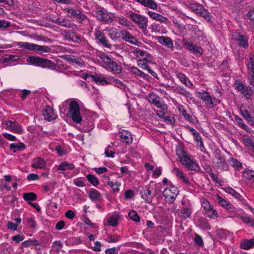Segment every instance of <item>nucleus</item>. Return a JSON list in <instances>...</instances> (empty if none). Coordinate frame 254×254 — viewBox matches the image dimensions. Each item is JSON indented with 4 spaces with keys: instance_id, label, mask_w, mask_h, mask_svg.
Instances as JSON below:
<instances>
[{
    "instance_id": "nucleus-1",
    "label": "nucleus",
    "mask_w": 254,
    "mask_h": 254,
    "mask_svg": "<svg viewBox=\"0 0 254 254\" xmlns=\"http://www.w3.org/2000/svg\"><path fill=\"white\" fill-rule=\"evenodd\" d=\"M27 62L32 65L43 68L55 69L57 66L52 61L38 56H29L27 58Z\"/></svg>"
},
{
    "instance_id": "nucleus-2",
    "label": "nucleus",
    "mask_w": 254,
    "mask_h": 254,
    "mask_svg": "<svg viewBox=\"0 0 254 254\" xmlns=\"http://www.w3.org/2000/svg\"><path fill=\"white\" fill-rule=\"evenodd\" d=\"M17 45L19 46L20 48L30 51H34L39 55L45 53H49L51 50V48L48 46L39 45L28 42H19L17 43Z\"/></svg>"
},
{
    "instance_id": "nucleus-3",
    "label": "nucleus",
    "mask_w": 254,
    "mask_h": 254,
    "mask_svg": "<svg viewBox=\"0 0 254 254\" xmlns=\"http://www.w3.org/2000/svg\"><path fill=\"white\" fill-rule=\"evenodd\" d=\"M68 115L73 121L76 124H79L82 121L79 101L72 100L70 102Z\"/></svg>"
},
{
    "instance_id": "nucleus-4",
    "label": "nucleus",
    "mask_w": 254,
    "mask_h": 254,
    "mask_svg": "<svg viewBox=\"0 0 254 254\" xmlns=\"http://www.w3.org/2000/svg\"><path fill=\"white\" fill-rule=\"evenodd\" d=\"M181 163L188 169L192 171H198L199 169L197 162L188 155L184 151H182V154L179 155Z\"/></svg>"
},
{
    "instance_id": "nucleus-5",
    "label": "nucleus",
    "mask_w": 254,
    "mask_h": 254,
    "mask_svg": "<svg viewBox=\"0 0 254 254\" xmlns=\"http://www.w3.org/2000/svg\"><path fill=\"white\" fill-rule=\"evenodd\" d=\"M95 14L97 20L106 23H112L114 20V16L113 14L109 13L103 7L97 8L96 10L95 11Z\"/></svg>"
},
{
    "instance_id": "nucleus-6",
    "label": "nucleus",
    "mask_w": 254,
    "mask_h": 254,
    "mask_svg": "<svg viewBox=\"0 0 254 254\" xmlns=\"http://www.w3.org/2000/svg\"><path fill=\"white\" fill-rule=\"evenodd\" d=\"M183 44L186 49L193 55H195L198 57H200L202 55L204 52L203 49L196 44H194L190 39H184Z\"/></svg>"
},
{
    "instance_id": "nucleus-7",
    "label": "nucleus",
    "mask_w": 254,
    "mask_h": 254,
    "mask_svg": "<svg viewBox=\"0 0 254 254\" xmlns=\"http://www.w3.org/2000/svg\"><path fill=\"white\" fill-rule=\"evenodd\" d=\"M241 115L250 126H254V110L248 106H242L240 108Z\"/></svg>"
},
{
    "instance_id": "nucleus-8",
    "label": "nucleus",
    "mask_w": 254,
    "mask_h": 254,
    "mask_svg": "<svg viewBox=\"0 0 254 254\" xmlns=\"http://www.w3.org/2000/svg\"><path fill=\"white\" fill-rule=\"evenodd\" d=\"M165 200L169 203H172L174 202L176 197L179 194L178 188L174 186H170L167 188L163 192Z\"/></svg>"
},
{
    "instance_id": "nucleus-9",
    "label": "nucleus",
    "mask_w": 254,
    "mask_h": 254,
    "mask_svg": "<svg viewBox=\"0 0 254 254\" xmlns=\"http://www.w3.org/2000/svg\"><path fill=\"white\" fill-rule=\"evenodd\" d=\"M128 16L139 28L142 25H148L147 17L144 15L135 12H131Z\"/></svg>"
},
{
    "instance_id": "nucleus-10",
    "label": "nucleus",
    "mask_w": 254,
    "mask_h": 254,
    "mask_svg": "<svg viewBox=\"0 0 254 254\" xmlns=\"http://www.w3.org/2000/svg\"><path fill=\"white\" fill-rule=\"evenodd\" d=\"M94 35L95 39L98 41V43L107 48L112 49V45L110 44L109 41L103 32L99 29H95Z\"/></svg>"
},
{
    "instance_id": "nucleus-11",
    "label": "nucleus",
    "mask_w": 254,
    "mask_h": 254,
    "mask_svg": "<svg viewBox=\"0 0 254 254\" xmlns=\"http://www.w3.org/2000/svg\"><path fill=\"white\" fill-rule=\"evenodd\" d=\"M139 193L141 198L144 200L145 203L148 204L152 203L154 196L157 194L156 192L155 193H153L151 190L147 186L142 188L139 191Z\"/></svg>"
},
{
    "instance_id": "nucleus-12",
    "label": "nucleus",
    "mask_w": 254,
    "mask_h": 254,
    "mask_svg": "<svg viewBox=\"0 0 254 254\" xmlns=\"http://www.w3.org/2000/svg\"><path fill=\"white\" fill-rule=\"evenodd\" d=\"M235 86L237 90L243 94L247 98H249L248 96H250L251 92H253L252 87L246 86L241 80H236Z\"/></svg>"
},
{
    "instance_id": "nucleus-13",
    "label": "nucleus",
    "mask_w": 254,
    "mask_h": 254,
    "mask_svg": "<svg viewBox=\"0 0 254 254\" xmlns=\"http://www.w3.org/2000/svg\"><path fill=\"white\" fill-rule=\"evenodd\" d=\"M132 53L138 59V60H141L147 63L152 62L153 58L151 55L144 50L136 48L134 50Z\"/></svg>"
},
{
    "instance_id": "nucleus-14",
    "label": "nucleus",
    "mask_w": 254,
    "mask_h": 254,
    "mask_svg": "<svg viewBox=\"0 0 254 254\" xmlns=\"http://www.w3.org/2000/svg\"><path fill=\"white\" fill-rule=\"evenodd\" d=\"M234 38L240 47L247 48L249 46L248 38L245 35L236 32L233 35Z\"/></svg>"
},
{
    "instance_id": "nucleus-15",
    "label": "nucleus",
    "mask_w": 254,
    "mask_h": 254,
    "mask_svg": "<svg viewBox=\"0 0 254 254\" xmlns=\"http://www.w3.org/2000/svg\"><path fill=\"white\" fill-rule=\"evenodd\" d=\"M5 125L6 127L12 131L18 134H22L23 132L22 126L16 121H8L6 122Z\"/></svg>"
},
{
    "instance_id": "nucleus-16",
    "label": "nucleus",
    "mask_w": 254,
    "mask_h": 254,
    "mask_svg": "<svg viewBox=\"0 0 254 254\" xmlns=\"http://www.w3.org/2000/svg\"><path fill=\"white\" fill-rule=\"evenodd\" d=\"M158 42L165 46L167 48L171 49L172 51L174 50V44L172 39L167 36H157L156 38Z\"/></svg>"
},
{
    "instance_id": "nucleus-17",
    "label": "nucleus",
    "mask_w": 254,
    "mask_h": 254,
    "mask_svg": "<svg viewBox=\"0 0 254 254\" xmlns=\"http://www.w3.org/2000/svg\"><path fill=\"white\" fill-rule=\"evenodd\" d=\"M149 95L151 99V101H150V103L154 104L158 108L161 109L163 111H167L168 108L167 105L164 102L160 101V97L158 95L155 94H149Z\"/></svg>"
},
{
    "instance_id": "nucleus-18",
    "label": "nucleus",
    "mask_w": 254,
    "mask_h": 254,
    "mask_svg": "<svg viewBox=\"0 0 254 254\" xmlns=\"http://www.w3.org/2000/svg\"><path fill=\"white\" fill-rule=\"evenodd\" d=\"M103 66L108 70L114 73H120L121 72L120 66L114 59L112 60L111 62H109Z\"/></svg>"
},
{
    "instance_id": "nucleus-19",
    "label": "nucleus",
    "mask_w": 254,
    "mask_h": 254,
    "mask_svg": "<svg viewBox=\"0 0 254 254\" xmlns=\"http://www.w3.org/2000/svg\"><path fill=\"white\" fill-rule=\"evenodd\" d=\"M198 94L199 95L198 96V97L202 99L207 105H209L211 107H214L215 106L212 98L209 92L203 91L202 92H198Z\"/></svg>"
},
{
    "instance_id": "nucleus-20",
    "label": "nucleus",
    "mask_w": 254,
    "mask_h": 254,
    "mask_svg": "<svg viewBox=\"0 0 254 254\" xmlns=\"http://www.w3.org/2000/svg\"><path fill=\"white\" fill-rule=\"evenodd\" d=\"M63 58L70 64H74L80 66L84 65V62L82 59L72 55H64Z\"/></svg>"
},
{
    "instance_id": "nucleus-21",
    "label": "nucleus",
    "mask_w": 254,
    "mask_h": 254,
    "mask_svg": "<svg viewBox=\"0 0 254 254\" xmlns=\"http://www.w3.org/2000/svg\"><path fill=\"white\" fill-rule=\"evenodd\" d=\"M43 115L45 119L49 122L52 121L57 118V115L54 113L53 109L49 106H48L43 111Z\"/></svg>"
},
{
    "instance_id": "nucleus-22",
    "label": "nucleus",
    "mask_w": 254,
    "mask_h": 254,
    "mask_svg": "<svg viewBox=\"0 0 254 254\" xmlns=\"http://www.w3.org/2000/svg\"><path fill=\"white\" fill-rule=\"evenodd\" d=\"M191 209L190 208L184 207L180 210H176L175 214L184 219L189 218L191 214Z\"/></svg>"
},
{
    "instance_id": "nucleus-23",
    "label": "nucleus",
    "mask_w": 254,
    "mask_h": 254,
    "mask_svg": "<svg viewBox=\"0 0 254 254\" xmlns=\"http://www.w3.org/2000/svg\"><path fill=\"white\" fill-rule=\"evenodd\" d=\"M56 22L57 24L67 28H74L76 27V25L67 18L59 17V20Z\"/></svg>"
},
{
    "instance_id": "nucleus-24",
    "label": "nucleus",
    "mask_w": 254,
    "mask_h": 254,
    "mask_svg": "<svg viewBox=\"0 0 254 254\" xmlns=\"http://www.w3.org/2000/svg\"><path fill=\"white\" fill-rule=\"evenodd\" d=\"M31 166L35 169H44L46 167V162L42 158L38 157L33 160Z\"/></svg>"
},
{
    "instance_id": "nucleus-25",
    "label": "nucleus",
    "mask_w": 254,
    "mask_h": 254,
    "mask_svg": "<svg viewBox=\"0 0 254 254\" xmlns=\"http://www.w3.org/2000/svg\"><path fill=\"white\" fill-rule=\"evenodd\" d=\"M147 14L153 19L159 21L161 23L167 24L169 22V20L167 17H164L159 13L151 11H148Z\"/></svg>"
},
{
    "instance_id": "nucleus-26",
    "label": "nucleus",
    "mask_w": 254,
    "mask_h": 254,
    "mask_svg": "<svg viewBox=\"0 0 254 254\" xmlns=\"http://www.w3.org/2000/svg\"><path fill=\"white\" fill-rule=\"evenodd\" d=\"M80 123L83 127H87L85 130L88 131L91 130L94 127V120L90 116L86 117L85 121L82 119V121Z\"/></svg>"
},
{
    "instance_id": "nucleus-27",
    "label": "nucleus",
    "mask_w": 254,
    "mask_h": 254,
    "mask_svg": "<svg viewBox=\"0 0 254 254\" xmlns=\"http://www.w3.org/2000/svg\"><path fill=\"white\" fill-rule=\"evenodd\" d=\"M177 77L179 79L180 81L186 86L191 89L194 87V85L192 83L185 74L181 72L178 73L177 74Z\"/></svg>"
},
{
    "instance_id": "nucleus-28",
    "label": "nucleus",
    "mask_w": 254,
    "mask_h": 254,
    "mask_svg": "<svg viewBox=\"0 0 254 254\" xmlns=\"http://www.w3.org/2000/svg\"><path fill=\"white\" fill-rule=\"evenodd\" d=\"M217 169L220 171H227L229 169V165L224 158L219 157L216 163Z\"/></svg>"
},
{
    "instance_id": "nucleus-29",
    "label": "nucleus",
    "mask_w": 254,
    "mask_h": 254,
    "mask_svg": "<svg viewBox=\"0 0 254 254\" xmlns=\"http://www.w3.org/2000/svg\"><path fill=\"white\" fill-rule=\"evenodd\" d=\"M135 1L145 7L152 9H157V3L153 0H135Z\"/></svg>"
},
{
    "instance_id": "nucleus-30",
    "label": "nucleus",
    "mask_w": 254,
    "mask_h": 254,
    "mask_svg": "<svg viewBox=\"0 0 254 254\" xmlns=\"http://www.w3.org/2000/svg\"><path fill=\"white\" fill-rule=\"evenodd\" d=\"M196 226L203 230H210V225L208 220L205 218H200L197 221Z\"/></svg>"
},
{
    "instance_id": "nucleus-31",
    "label": "nucleus",
    "mask_w": 254,
    "mask_h": 254,
    "mask_svg": "<svg viewBox=\"0 0 254 254\" xmlns=\"http://www.w3.org/2000/svg\"><path fill=\"white\" fill-rule=\"evenodd\" d=\"M120 137L123 142L127 144H129L132 142V138L130 132L127 131L123 130L120 132Z\"/></svg>"
},
{
    "instance_id": "nucleus-32",
    "label": "nucleus",
    "mask_w": 254,
    "mask_h": 254,
    "mask_svg": "<svg viewBox=\"0 0 254 254\" xmlns=\"http://www.w3.org/2000/svg\"><path fill=\"white\" fill-rule=\"evenodd\" d=\"M241 248L243 250H249L254 247V239H245L240 244Z\"/></svg>"
},
{
    "instance_id": "nucleus-33",
    "label": "nucleus",
    "mask_w": 254,
    "mask_h": 254,
    "mask_svg": "<svg viewBox=\"0 0 254 254\" xmlns=\"http://www.w3.org/2000/svg\"><path fill=\"white\" fill-rule=\"evenodd\" d=\"M108 36L113 40H117L121 37V31L114 27L110 28L108 30Z\"/></svg>"
},
{
    "instance_id": "nucleus-34",
    "label": "nucleus",
    "mask_w": 254,
    "mask_h": 254,
    "mask_svg": "<svg viewBox=\"0 0 254 254\" xmlns=\"http://www.w3.org/2000/svg\"><path fill=\"white\" fill-rule=\"evenodd\" d=\"M90 76L93 81L100 85H105L108 83V81L105 79V78L102 76L101 75L95 74L93 75H90Z\"/></svg>"
},
{
    "instance_id": "nucleus-35",
    "label": "nucleus",
    "mask_w": 254,
    "mask_h": 254,
    "mask_svg": "<svg viewBox=\"0 0 254 254\" xmlns=\"http://www.w3.org/2000/svg\"><path fill=\"white\" fill-rule=\"evenodd\" d=\"M9 148L12 150L13 153H15L17 151L24 150L26 148V146L24 143L19 142L17 143H11Z\"/></svg>"
},
{
    "instance_id": "nucleus-36",
    "label": "nucleus",
    "mask_w": 254,
    "mask_h": 254,
    "mask_svg": "<svg viewBox=\"0 0 254 254\" xmlns=\"http://www.w3.org/2000/svg\"><path fill=\"white\" fill-rule=\"evenodd\" d=\"M197 15L199 16H202L205 18V19L207 21H211L212 16L211 15L210 12L206 9H205L203 6H202L201 9H200V11L197 12Z\"/></svg>"
},
{
    "instance_id": "nucleus-37",
    "label": "nucleus",
    "mask_w": 254,
    "mask_h": 254,
    "mask_svg": "<svg viewBox=\"0 0 254 254\" xmlns=\"http://www.w3.org/2000/svg\"><path fill=\"white\" fill-rule=\"evenodd\" d=\"M215 200L218 202L221 206L227 209L230 208L231 203L227 201L226 199L222 198L220 195H216Z\"/></svg>"
},
{
    "instance_id": "nucleus-38",
    "label": "nucleus",
    "mask_w": 254,
    "mask_h": 254,
    "mask_svg": "<svg viewBox=\"0 0 254 254\" xmlns=\"http://www.w3.org/2000/svg\"><path fill=\"white\" fill-rule=\"evenodd\" d=\"M243 141L244 144L246 147H249L250 149L252 151L254 149V142L248 135H244L243 137Z\"/></svg>"
},
{
    "instance_id": "nucleus-39",
    "label": "nucleus",
    "mask_w": 254,
    "mask_h": 254,
    "mask_svg": "<svg viewBox=\"0 0 254 254\" xmlns=\"http://www.w3.org/2000/svg\"><path fill=\"white\" fill-rule=\"evenodd\" d=\"M74 168L72 163H69L66 161L62 162L58 167V170L59 171H66L67 170H72Z\"/></svg>"
},
{
    "instance_id": "nucleus-40",
    "label": "nucleus",
    "mask_w": 254,
    "mask_h": 254,
    "mask_svg": "<svg viewBox=\"0 0 254 254\" xmlns=\"http://www.w3.org/2000/svg\"><path fill=\"white\" fill-rule=\"evenodd\" d=\"M89 197L92 200L97 201L101 198V193L95 189H92L89 193Z\"/></svg>"
},
{
    "instance_id": "nucleus-41",
    "label": "nucleus",
    "mask_w": 254,
    "mask_h": 254,
    "mask_svg": "<svg viewBox=\"0 0 254 254\" xmlns=\"http://www.w3.org/2000/svg\"><path fill=\"white\" fill-rule=\"evenodd\" d=\"M174 92L179 94H181L185 97H190L191 94L187 91L184 87L179 86H176L174 89Z\"/></svg>"
},
{
    "instance_id": "nucleus-42",
    "label": "nucleus",
    "mask_w": 254,
    "mask_h": 254,
    "mask_svg": "<svg viewBox=\"0 0 254 254\" xmlns=\"http://www.w3.org/2000/svg\"><path fill=\"white\" fill-rule=\"evenodd\" d=\"M131 72L139 76L140 77H142L144 79H148L149 78V75L144 73L143 71L140 70L136 67L132 66L130 67Z\"/></svg>"
},
{
    "instance_id": "nucleus-43",
    "label": "nucleus",
    "mask_w": 254,
    "mask_h": 254,
    "mask_svg": "<svg viewBox=\"0 0 254 254\" xmlns=\"http://www.w3.org/2000/svg\"><path fill=\"white\" fill-rule=\"evenodd\" d=\"M68 14V16L70 17H73L76 19L80 14L81 11L79 9H74L72 8H67L64 9Z\"/></svg>"
},
{
    "instance_id": "nucleus-44",
    "label": "nucleus",
    "mask_w": 254,
    "mask_h": 254,
    "mask_svg": "<svg viewBox=\"0 0 254 254\" xmlns=\"http://www.w3.org/2000/svg\"><path fill=\"white\" fill-rule=\"evenodd\" d=\"M247 66L252 79L254 81V60L252 58H250L249 60H248Z\"/></svg>"
},
{
    "instance_id": "nucleus-45",
    "label": "nucleus",
    "mask_w": 254,
    "mask_h": 254,
    "mask_svg": "<svg viewBox=\"0 0 254 254\" xmlns=\"http://www.w3.org/2000/svg\"><path fill=\"white\" fill-rule=\"evenodd\" d=\"M119 218L120 216L118 214H115L110 216L108 220L109 225L113 227L117 226Z\"/></svg>"
},
{
    "instance_id": "nucleus-46",
    "label": "nucleus",
    "mask_w": 254,
    "mask_h": 254,
    "mask_svg": "<svg viewBox=\"0 0 254 254\" xmlns=\"http://www.w3.org/2000/svg\"><path fill=\"white\" fill-rule=\"evenodd\" d=\"M23 198L28 202L35 200L37 198L36 194L34 192H25L23 193Z\"/></svg>"
},
{
    "instance_id": "nucleus-47",
    "label": "nucleus",
    "mask_w": 254,
    "mask_h": 254,
    "mask_svg": "<svg viewBox=\"0 0 254 254\" xmlns=\"http://www.w3.org/2000/svg\"><path fill=\"white\" fill-rule=\"evenodd\" d=\"M229 163L237 171H240L242 168V164L241 162H240L236 158H231V159L230 160Z\"/></svg>"
},
{
    "instance_id": "nucleus-48",
    "label": "nucleus",
    "mask_w": 254,
    "mask_h": 254,
    "mask_svg": "<svg viewBox=\"0 0 254 254\" xmlns=\"http://www.w3.org/2000/svg\"><path fill=\"white\" fill-rule=\"evenodd\" d=\"M194 140L197 142V145L200 148V149L202 151V148H204V145L202 140V137L200 136L199 132L196 131L193 134Z\"/></svg>"
},
{
    "instance_id": "nucleus-49",
    "label": "nucleus",
    "mask_w": 254,
    "mask_h": 254,
    "mask_svg": "<svg viewBox=\"0 0 254 254\" xmlns=\"http://www.w3.org/2000/svg\"><path fill=\"white\" fill-rule=\"evenodd\" d=\"M205 214L208 217L212 219H216L218 217V214L215 209H213L212 206L210 209H209L205 211Z\"/></svg>"
},
{
    "instance_id": "nucleus-50",
    "label": "nucleus",
    "mask_w": 254,
    "mask_h": 254,
    "mask_svg": "<svg viewBox=\"0 0 254 254\" xmlns=\"http://www.w3.org/2000/svg\"><path fill=\"white\" fill-rule=\"evenodd\" d=\"M224 190H225L226 192L230 193L237 199L240 200L241 199L242 196L240 194V193L237 192L235 190H234L231 187H227L224 189Z\"/></svg>"
},
{
    "instance_id": "nucleus-51",
    "label": "nucleus",
    "mask_w": 254,
    "mask_h": 254,
    "mask_svg": "<svg viewBox=\"0 0 254 254\" xmlns=\"http://www.w3.org/2000/svg\"><path fill=\"white\" fill-rule=\"evenodd\" d=\"M86 178L88 181L93 186H97L99 185V182L97 178L92 174H88L86 176Z\"/></svg>"
},
{
    "instance_id": "nucleus-52",
    "label": "nucleus",
    "mask_w": 254,
    "mask_h": 254,
    "mask_svg": "<svg viewBox=\"0 0 254 254\" xmlns=\"http://www.w3.org/2000/svg\"><path fill=\"white\" fill-rule=\"evenodd\" d=\"M21 245L25 247H28L31 246H37L39 245V242L35 240L29 239L28 241H25L21 243Z\"/></svg>"
},
{
    "instance_id": "nucleus-53",
    "label": "nucleus",
    "mask_w": 254,
    "mask_h": 254,
    "mask_svg": "<svg viewBox=\"0 0 254 254\" xmlns=\"http://www.w3.org/2000/svg\"><path fill=\"white\" fill-rule=\"evenodd\" d=\"M108 185L112 188L114 192H119L120 190L119 187L121 184L118 181H116L115 182L108 181Z\"/></svg>"
},
{
    "instance_id": "nucleus-54",
    "label": "nucleus",
    "mask_w": 254,
    "mask_h": 254,
    "mask_svg": "<svg viewBox=\"0 0 254 254\" xmlns=\"http://www.w3.org/2000/svg\"><path fill=\"white\" fill-rule=\"evenodd\" d=\"M120 239V236L117 234H114V235H111V234H109L108 236H107V242H108V243H116L117 242H118V241H119Z\"/></svg>"
},
{
    "instance_id": "nucleus-55",
    "label": "nucleus",
    "mask_w": 254,
    "mask_h": 254,
    "mask_svg": "<svg viewBox=\"0 0 254 254\" xmlns=\"http://www.w3.org/2000/svg\"><path fill=\"white\" fill-rule=\"evenodd\" d=\"M128 216L130 219L135 222H139L140 221V218L137 212L134 210L129 211L128 212Z\"/></svg>"
},
{
    "instance_id": "nucleus-56",
    "label": "nucleus",
    "mask_w": 254,
    "mask_h": 254,
    "mask_svg": "<svg viewBox=\"0 0 254 254\" xmlns=\"http://www.w3.org/2000/svg\"><path fill=\"white\" fill-rule=\"evenodd\" d=\"M26 220L27 221V225L32 228H35L36 227V223L35 221V217L32 215L30 216V217H26Z\"/></svg>"
},
{
    "instance_id": "nucleus-57",
    "label": "nucleus",
    "mask_w": 254,
    "mask_h": 254,
    "mask_svg": "<svg viewBox=\"0 0 254 254\" xmlns=\"http://www.w3.org/2000/svg\"><path fill=\"white\" fill-rule=\"evenodd\" d=\"M18 56L7 54L3 57V61L5 62H15L19 60Z\"/></svg>"
},
{
    "instance_id": "nucleus-58",
    "label": "nucleus",
    "mask_w": 254,
    "mask_h": 254,
    "mask_svg": "<svg viewBox=\"0 0 254 254\" xmlns=\"http://www.w3.org/2000/svg\"><path fill=\"white\" fill-rule=\"evenodd\" d=\"M63 246V244L60 241H56L53 243L52 249L56 253H59Z\"/></svg>"
},
{
    "instance_id": "nucleus-59",
    "label": "nucleus",
    "mask_w": 254,
    "mask_h": 254,
    "mask_svg": "<svg viewBox=\"0 0 254 254\" xmlns=\"http://www.w3.org/2000/svg\"><path fill=\"white\" fill-rule=\"evenodd\" d=\"M241 220L243 223L254 226V219L251 218L249 216H242L240 217Z\"/></svg>"
},
{
    "instance_id": "nucleus-60",
    "label": "nucleus",
    "mask_w": 254,
    "mask_h": 254,
    "mask_svg": "<svg viewBox=\"0 0 254 254\" xmlns=\"http://www.w3.org/2000/svg\"><path fill=\"white\" fill-rule=\"evenodd\" d=\"M202 5L198 4L196 2H192L190 4V8L193 11H194L196 14H197V12L200 11V9H201Z\"/></svg>"
},
{
    "instance_id": "nucleus-61",
    "label": "nucleus",
    "mask_w": 254,
    "mask_h": 254,
    "mask_svg": "<svg viewBox=\"0 0 254 254\" xmlns=\"http://www.w3.org/2000/svg\"><path fill=\"white\" fill-rule=\"evenodd\" d=\"M119 22L120 24L125 26H129L132 25L131 23L123 16L119 18Z\"/></svg>"
},
{
    "instance_id": "nucleus-62",
    "label": "nucleus",
    "mask_w": 254,
    "mask_h": 254,
    "mask_svg": "<svg viewBox=\"0 0 254 254\" xmlns=\"http://www.w3.org/2000/svg\"><path fill=\"white\" fill-rule=\"evenodd\" d=\"M100 58L103 63V65H105L108 63L111 62V60L113 59L111 58L109 56H108L106 54L101 55Z\"/></svg>"
},
{
    "instance_id": "nucleus-63",
    "label": "nucleus",
    "mask_w": 254,
    "mask_h": 254,
    "mask_svg": "<svg viewBox=\"0 0 254 254\" xmlns=\"http://www.w3.org/2000/svg\"><path fill=\"white\" fill-rule=\"evenodd\" d=\"M195 243L199 247H203L204 245L202 237L198 234H196L194 238Z\"/></svg>"
},
{
    "instance_id": "nucleus-64",
    "label": "nucleus",
    "mask_w": 254,
    "mask_h": 254,
    "mask_svg": "<svg viewBox=\"0 0 254 254\" xmlns=\"http://www.w3.org/2000/svg\"><path fill=\"white\" fill-rule=\"evenodd\" d=\"M120 249V247H113L110 249H107L105 250V253L106 254H118Z\"/></svg>"
}]
</instances>
